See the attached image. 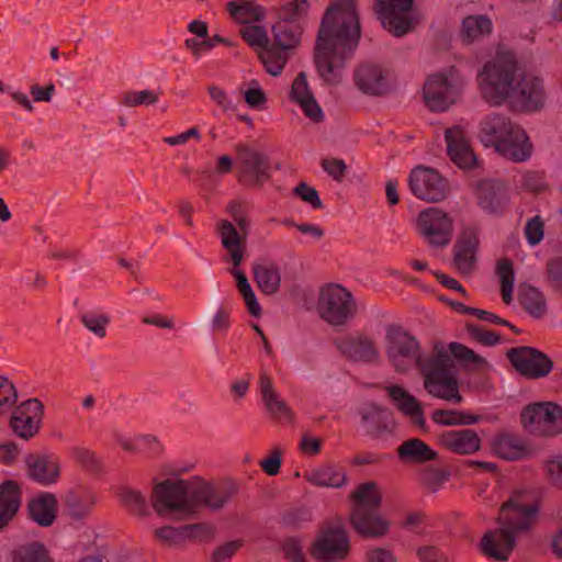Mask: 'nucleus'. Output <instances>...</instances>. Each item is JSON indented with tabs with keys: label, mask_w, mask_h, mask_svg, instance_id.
I'll return each mask as SVG.
<instances>
[{
	"label": "nucleus",
	"mask_w": 562,
	"mask_h": 562,
	"mask_svg": "<svg viewBox=\"0 0 562 562\" xmlns=\"http://www.w3.org/2000/svg\"><path fill=\"white\" fill-rule=\"evenodd\" d=\"M482 98L493 106L512 100L521 110L535 112L547 102L543 79L533 71L522 72L514 53L499 50L476 76Z\"/></svg>",
	"instance_id": "f257e3e1"
},
{
	"label": "nucleus",
	"mask_w": 562,
	"mask_h": 562,
	"mask_svg": "<svg viewBox=\"0 0 562 562\" xmlns=\"http://www.w3.org/2000/svg\"><path fill=\"white\" fill-rule=\"evenodd\" d=\"M360 40V22L355 0H334L321 22L315 47V65L321 78L339 82L346 60Z\"/></svg>",
	"instance_id": "f03ea898"
},
{
	"label": "nucleus",
	"mask_w": 562,
	"mask_h": 562,
	"mask_svg": "<svg viewBox=\"0 0 562 562\" xmlns=\"http://www.w3.org/2000/svg\"><path fill=\"white\" fill-rule=\"evenodd\" d=\"M537 512L531 494L515 492L499 509L501 528L487 532L482 539L484 554L501 561L507 560L515 546L516 532L527 530L535 521Z\"/></svg>",
	"instance_id": "7ed1b4c3"
},
{
	"label": "nucleus",
	"mask_w": 562,
	"mask_h": 562,
	"mask_svg": "<svg viewBox=\"0 0 562 562\" xmlns=\"http://www.w3.org/2000/svg\"><path fill=\"white\" fill-rule=\"evenodd\" d=\"M479 138L484 146L494 147L517 162L528 160L532 154V144L525 130L501 113L487 114L480 122Z\"/></svg>",
	"instance_id": "20e7f679"
},
{
	"label": "nucleus",
	"mask_w": 562,
	"mask_h": 562,
	"mask_svg": "<svg viewBox=\"0 0 562 562\" xmlns=\"http://www.w3.org/2000/svg\"><path fill=\"white\" fill-rule=\"evenodd\" d=\"M304 30L299 24L277 20L271 25L270 45L260 54V63L272 77L280 76L302 44Z\"/></svg>",
	"instance_id": "39448f33"
},
{
	"label": "nucleus",
	"mask_w": 562,
	"mask_h": 562,
	"mask_svg": "<svg viewBox=\"0 0 562 562\" xmlns=\"http://www.w3.org/2000/svg\"><path fill=\"white\" fill-rule=\"evenodd\" d=\"M151 504L161 517L189 518L196 513L193 477L166 480L154 487Z\"/></svg>",
	"instance_id": "423d86ee"
},
{
	"label": "nucleus",
	"mask_w": 562,
	"mask_h": 562,
	"mask_svg": "<svg viewBox=\"0 0 562 562\" xmlns=\"http://www.w3.org/2000/svg\"><path fill=\"white\" fill-rule=\"evenodd\" d=\"M453 360L442 346H436L435 352L426 362H422L424 387L434 397L461 403L457 379L451 372Z\"/></svg>",
	"instance_id": "0eeeda50"
},
{
	"label": "nucleus",
	"mask_w": 562,
	"mask_h": 562,
	"mask_svg": "<svg viewBox=\"0 0 562 562\" xmlns=\"http://www.w3.org/2000/svg\"><path fill=\"white\" fill-rule=\"evenodd\" d=\"M465 80L454 68L430 75L423 87V99L432 112L449 110L461 98Z\"/></svg>",
	"instance_id": "6e6552de"
},
{
	"label": "nucleus",
	"mask_w": 562,
	"mask_h": 562,
	"mask_svg": "<svg viewBox=\"0 0 562 562\" xmlns=\"http://www.w3.org/2000/svg\"><path fill=\"white\" fill-rule=\"evenodd\" d=\"M385 355L392 367L398 372H405L415 366L422 369L424 357L418 340L409 333L397 326H390L385 333Z\"/></svg>",
	"instance_id": "1a4fd4ad"
},
{
	"label": "nucleus",
	"mask_w": 562,
	"mask_h": 562,
	"mask_svg": "<svg viewBox=\"0 0 562 562\" xmlns=\"http://www.w3.org/2000/svg\"><path fill=\"white\" fill-rule=\"evenodd\" d=\"M322 319L333 326H341L356 315V302L349 291L339 284L322 288L317 301Z\"/></svg>",
	"instance_id": "9d476101"
},
{
	"label": "nucleus",
	"mask_w": 562,
	"mask_h": 562,
	"mask_svg": "<svg viewBox=\"0 0 562 562\" xmlns=\"http://www.w3.org/2000/svg\"><path fill=\"white\" fill-rule=\"evenodd\" d=\"M311 555L318 562H344L350 553V538L341 525H328L315 536Z\"/></svg>",
	"instance_id": "9b49d317"
},
{
	"label": "nucleus",
	"mask_w": 562,
	"mask_h": 562,
	"mask_svg": "<svg viewBox=\"0 0 562 562\" xmlns=\"http://www.w3.org/2000/svg\"><path fill=\"white\" fill-rule=\"evenodd\" d=\"M524 428L536 436H557L562 432V408L552 402L528 405L521 412Z\"/></svg>",
	"instance_id": "f8f14e48"
},
{
	"label": "nucleus",
	"mask_w": 562,
	"mask_h": 562,
	"mask_svg": "<svg viewBox=\"0 0 562 562\" xmlns=\"http://www.w3.org/2000/svg\"><path fill=\"white\" fill-rule=\"evenodd\" d=\"M416 227L424 240L434 248H445L453 236V218L438 207L422 211Z\"/></svg>",
	"instance_id": "ddd939ff"
},
{
	"label": "nucleus",
	"mask_w": 562,
	"mask_h": 562,
	"mask_svg": "<svg viewBox=\"0 0 562 562\" xmlns=\"http://www.w3.org/2000/svg\"><path fill=\"white\" fill-rule=\"evenodd\" d=\"M415 0H376L374 10L383 29L401 37L409 33L416 23L412 10Z\"/></svg>",
	"instance_id": "4468645a"
},
{
	"label": "nucleus",
	"mask_w": 562,
	"mask_h": 562,
	"mask_svg": "<svg viewBox=\"0 0 562 562\" xmlns=\"http://www.w3.org/2000/svg\"><path fill=\"white\" fill-rule=\"evenodd\" d=\"M217 222V233L223 248L227 251L233 266L239 267L244 260L245 240L250 233L251 221L247 214H240L233 220Z\"/></svg>",
	"instance_id": "2eb2a0df"
},
{
	"label": "nucleus",
	"mask_w": 562,
	"mask_h": 562,
	"mask_svg": "<svg viewBox=\"0 0 562 562\" xmlns=\"http://www.w3.org/2000/svg\"><path fill=\"white\" fill-rule=\"evenodd\" d=\"M408 186L417 199L431 203L442 201L449 191L447 180L437 170L425 166L411 171Z\"/></svg>",
	"instance_id": "dca6fc26"
},
{
	"label": "nucleus",
	"mask_w": 562,
	"mask_h": 562,
	"mask_svg": "<svg viewBox=\"0 0 562 562\" xmlns=\"http://www.w3.org/2000/svg\"><path fill=\"white\" fill-rule=\"evenodd\" d=\"M356 87L368 95H383L395 86L393 72L376 64H362L355 69Z\"/></svg>",
	"instance_id": "f3484780"
},
{
	"label": "nucleus",
	"mask_w": 562,
	"mask_h": 562,
	"mask_svg": "<svg viewBox=\"0 0 562 562\" xmlns=\"http://www.w3.org/2000/svg\"><path fill=\"white\" fill-rule=\"evenodd\" d=\"M338 351L353 362L371 363L380 359L374 340L362 333H353L335 339Z\"/></svg>",
	"instance_id": "a211bd4d"
},
{
	"label": "nucleus",
	"mask_w": 562,
	"mask_h": 562,
	"mask_svg": "<svg viewBox=\"0 0 562 562\" xmlns=\"http://www.w3.org/2000/svg\"><path fill=\"white\" fill-rule=\"evenodd\" d=\"M508 358L520 374L530 379L544 376L552 369V361L530 347L514 348L508 351Z\"/></svg>",
	"instance_id": "6ab92c4d"
},
{
	"label": "nucleus",
	"mask_w": 562,
	"mask_h": 562,
	"mask_svg": "<svg viewBox=\"0 0 562 562\" xmlns=\"http://www.w3.org/2000/svg\"><path fill=\"white\" fill-rule=\"evenodd\" d=\"M43 405L36 398L21 403L11 416V427L16 436L23 439L32 438L40 429Z\"/></svg>",
	"instance_id": "aec40b11"
},
{
	"label": "nucleus",
	"mask_w": 562,
	"mask_h": 562,
	"mask_svg": "<svg viewBox=\"0 0 562 562\" xmlns=\"http://www.w3.org/2000/svg\"><path fill=\"white\" fill-rule=\"evenodd\" d=\"M479 245V229L475 226H464L454 245L453 257V265L462 274L473 271Z\"/></svg>",
	"instance_id": "412c9836"
},
{
	"label": "nucleus",
	"mask_w": 562,
	"mask_h": 562,
	"mask_svg": "<svg viewBox=\"0 0 562 562\" xmlns=\"http://www.w3.org/2000/svg\"><path fill=\"white\" fill-rule=\"evenodd\" d=\"M193 484L196 512L201 506H206L212 510L221 509L232 499L236 492L234 485L214 486L199 476L193 477Z\"/></svg>",
	"instance_id": "4be33fe9"
},
{
	"label": "nucleus",
	"mask_w": 562,
	"mask_h": 562,
	"mask_svg": "<svg viewBox=\"0 0 562 562\" xmlns=\"http://www.w3.org/2000/svg\"><path fill=\"white\" fill-rule=\"evenodd\" d=\"M445 139L450 159L462 169H470L476 164L470 140L461 126H453L446 131Z\"/></svg>",
	"instance_id": "5701e85b"
},
{
	"label": "nucleus",
	"mask_w": 562,
	"mask_h": 562,
	"mask_svg": "<svg viewBox=\"0 0 562 562\" xmlns=\"http://www.w3.org/2000/svg\"><path fill=\"white\" fill-rule=\"evenodd\" d=\"M291 102L301 108L304 115L314 122H321L324 113L307 82L306 74L301 71L294 78L289 93Z\"/></svg>",
	"instance_id": "b1692460"
},
{
	"label": "nucleus",
	"mask_w": 562,
	"mask_h": 562,
	"mask_svg": "<svg viewBox=\"0 0 562 562\" xmlns=\"http://www.w3.org/2000/svg\"><path fill=\"white\" fill-rule=\"evenodd\" d=\"M475 195L482 210L490 214L501 213L508 201L505 186L494 180L480 181L475 189Z\"/></svg>",
	"instance_id": "393cba45"
},
{
	"label": "nucleus",
	"mask_w": 562,
	"mask_h": 562,
	"mask_svg": "<svg viewBox=\"0 0 562 562\" xmlns=\"http://www.w3.org/2000/svg\"><path fill=\"white\" fill-rule=\"evenodd\" d=\"M350 524L353 529L366 538H382L390 529V522L376 509L350 513Z\"/></svg>",
	"instance_id": "a878e982"
},
{
	"label": "nucleus",
	"mask_w": 562,
	"mask_h": 562,
	"mask_svg": "<svg viewBox=\"0 0 562 562\" xmlns=\"http://www.w3.org/2000/svg\"><path fill=\"white\" fill-rule=\"evenodd\" d=\"M260 393L267 412L277 420L292 422L293 412L273 387L271 379L262 374L259 381Z\"/></svg>",
	"instance_id": "bb28decb"
},
{
	"label": "nucleus",
	"mask_w": 562,
	"mask_h": 562,
	"mask_svg": "<svg viewBox=\"0 0 562 562\" xmlns=\"http://www.w3.org/2000/svg\"><path fill=\"white\" fill-rule=\"evenodd\" d=\"M29 475L42 485L56 483L60 474V464L53 456H31L26 460Z\"/></svg>",
	"instance_id": "cd10ccee"
},
{
	"label": "nucleus",
	"mask_w": 562,
	"mask_h": 562,
	"mask_svg": "<svg viewBox=\"0 0 562 562\" xmlns=\"http://www.w3.org/2000/svg\"><path fill=\"white\" fill-rule=\"evenodd\" d=\"M441 445L452 452L470 454L480 449L481 440L471 429L448 430L440 435Z\"/></svg>",
	"instance_id": "c85d7f7f"
},
{
	"label": "nucleus",
	"mask_w": 562,
	"mask_h": 562,
	"mask_svg": "<svg viewBox=\"0 0 562 562\" xmlns=\"http://www.w3.org/2000/svg\"><path fill=\"white\" fill-rule=\"evenodd\" d=\"M244 172L254 184L260 186L270 178L268 157L262 153L244 147L239 149Z\"/></svg>",
	"instance_id": "c756f323"
},
{
	"label": "nucleus",
	"mask_w": 562,
	"mask_h": 562,
	"mask_svg": "<svg viewBox=\"0 0 562 562\" xmlns=\"http://www.w3.org/2000/svg\"><path fill=\"white\" fill-rule=\"evenodd\" d=\"M493 450L502 459L510 461L533 454V450L521 438L508 434H501L494 438Z\"/></svg>",
	"instance_id": "7c9ffc66"
},
{
	"label": "nucleus",
	"mask_w": 562,
	"mask_h": 562,
	"mask_svg": "<svg viewBox=\"0 0 562 562\" xmlns=\"http://www.w3.org/2000/svg\"><path fill=\"white\" fill-rule=\"evenodd\" d=\"M386 390L394 404L404 415L409 416L412 422L419 427L425 425L420 405L413 395L398 385H390Z\"/></svg>",
	"instance_id": "2f4dec72"
},
{
	"label": "nucleus",
	"mask_w": 562,
	"mask_h": 562,
	"mask_svg": "<svg viewBox=\"0 0 562 562\" xmlns=\"http://www.w3.org/2000/svg\"><path fill=\"white\" fill-rule=\"evenodd\" d=\"M352 507L350 513H357L369 509H378L381 505L382 495L379 486L374 482H364L359 484L350 495Z\"/></svg>",
	"instance_id": "473e14b6"
},
{
	"label": "nucleus",
	"mask_w": 562,
	"mask_h": 562,
	"mask_svg": "<svg viewBox=\"0 0 562 562\" xmlns=\"http://www.w3.org/2000/svg\"><path fill=\"white\" fill-rule=\"evenodd\" d=\"M21 505L19 486L7 481L0 485V529L3 528L16 514Z\"/></svg>",
	"instance_id": "72a5a7b5"
},
{
	"label": "nucleus",
	"mask_w": 562,
	"mask_h": 562,
	"mask_svg": "<svg viewBox=\"0 0 562 562\" xmlns=\"http://www.w3.org/2000/svg\"><path fill=\"white\" fill-rule=\"evenodd\" d=\"M492 30V21L486 15H468L462 20L460 36L464 43L470 44L483 40Z\"/></svg>",
	"instance_id": "f704fd0d"
},
{
	"label": "nucleus",
	"mask_w": 562,
	"mask_h": 562,
	"mask_svg": "<svg viewBox=\"0 0 562 562\" xmlns=\"http://www.w3.org/2000/svg\"><path fill=\"white\" fill-rule=\"evenodd\" d=\"M397 454L403 462L408 463H424L437 457L436 451L418 438L405 440L397 448Z\"/></svg>",
	"instance_id": "c9c22d12"
},
{
	"label": "nucleus",
	"mask_w": 562,
	"mask_h": 562,
	"mask_svg": "<svg viewBox=\"0 0 562 562\" xmlns=\"http://www.w3.org/2000/svg\"><path fill=\"white\" fill-rule=\"evenodd\" d=\"M31 518L41 526H49L56 517V499L52 494L34 498L29 505Z\"/></svg>",
	"instance_id": "e433bc0d"
},
{
	"label": "nucleus",
	"mask_w": 562,
	"mask_h": 562,
	"mask_svg": "<svg viewBox=\"0 0 562 562\" xmlns=\"http://www.w3.org/2000/svg\"><path fill=\"white\" fill-rule=\"evenodd\" d=\"M254 277L262 293L271 295L279 291L281 273L276 265H255Z\"/></svg>",
	"instance_id": "4c0bfd02"
},
{
	"label": "nucleus",
	"mask_w": 562,
	"mask_h": 562,
	"mask_svg": "<svg viewBox=\"0 0 562 562\" xmlns=\"http://www.w3.org/2000/svg\"><path fill=\"white\" fill-rule=\"evenodd\" d=\"M306 480L316 486L338 488L345 484L346 474L334 465H325L307 473Z\"/></svg>",
	"instance_id": "58836bf2"
},
{
	"label": "nucleus",
	"mask_w": 562,
	"mask_h": 562,
	"mask_svg": "<svg viewBox=\"0 0 562 562\" xmlns=\"http://www.w3.org/2000/svg\"><path fill=\"white\" fill-rule=\"evenodd\" d=\"M310 8L308 0H289L279 9L278 19L292 24H299V26L305 29L308 21Z\"/></svg>",
	"instance_id": "ea45409f"
},
{
	"label": "nucleus",
	"mask_w": 562,
	"mask_h": 562,
	"mask_svg": "<svg viewBox=\"0 0 562 562\" xmlns=\"http://www.w3.org/2000/svg\"><path fill=\"white\" fill-rule=\"evenodd\" d=\"M228 11L236 22L245 25L256 24L266 19L265 8L256 3L237 4L229 2Z\"/></svg>",
	"instance_id": "a19ab883"
},
{
	"label": "nucleus",
	"mask_w": 562,
	"mask_h": 562,
	"mask_svg": "<svg viewBox=\"0 0 562 562\" xmlns=\"http://www.w3.org/2000/svg\"><path fill=\"white\" fill-rule=\"evenodd\" d=\"M519 301L533 317L540 318L547 312L546 297L537 288L530 285L522 286L519 291Z\"/></svg>",
	"instance_id": "79ce46f5"
},
{
	"label": "nucleus",
	"mask_w": 562,
	"mask_h": 562,
	"mask_svg": "<svg viewBox=\"0 0 562 562\" xmlns=\"http://www.w3.org/2000/svg\"><path fill=\"white\" fill-rule=\"evenodd\" d=\"M240 35L245 42L258 53L259 58L260 54L270 45V36L263 25H245L240 29Z\"/></svg>",
	"instance_id": "37998d69"
},
{
	"label": "nucleus",
	"mask_w": 562,
	"mask_h": 562,
	"mask_svg": "<svg viewBox=\"0 0 562 562\" xmlns=\"http://www.w3.org/2000/svg\"><path fill=\"white\" fill-rule=\"evenodd\" d=\"M83 326L98 338L106 336V328L110 324V316L98 311H87L80 315Z\"/></svg>",
	"instance_id": "c03bdc74"
},
{
	"label": "nucleus",
	"mask_w": 562,
	"mask_h": 562,
	"mask_svg": "<svg viewBox=\"0 0 562 562\" xmlns=\"http://www.w3.org/2000/svg\"><path fill=\"white\" fill-rule=\"evenodd\" d=\"M362 424L370 434H380L384 429L383 420L387 416V412L375 405H369L363 408Z\"/></svg>",
	"instance_id": "a18cd8bd"
},
{
	"label": "nucleus",
	"mask_w": 562,
	"mask_h": 562,
	"mask_svg": "<svg viewBox=\"0 0 562 562\" xmlns=\"http://www.w3.org/2000/svg\"><path fill=\"white\" fill-rule=\"evenodd\" d=\"M160 92L158 90H132L123 94L121 103L125 106H148L155 104L159 100Z\"/></svg>",
	"instance_id": "49530a36"
},
{
	"label": "nucleus",
	"mask_w": 562,
	"mask_h": 562,
	"mask_svg": "<svg viewBox=\"0 0 562 562\" xmlns=\"http://www.w3.org/2000/svg\"><path fill=\"white\" fill-rule=\"evenodd\" d=\"M497 276L501 281V291L503 301L509 304L513 301L514 270L513 265L508 260H501L496 268Z\"/></svg>",
	"instance_id": "de8ad7c7"
},
{
	"label": "nucleus",
	"mask_w": 562,
	"mask_h": 562,
	"mask_svg": "<svg viewBox=\"0 0 562 562\" xmlns=\"http://www.w3.org/2000/svg\"><path fill=\"white\" fill-rule=\"evenodd\" d=\"M120 498L135 514L139 516H147L149 514L147 501L140 492L125 487L121 490Z\"/></svg>",
	"instance_id": "09e8293b"
},
{
	"label": "nucleus",
	"mask_w": 562,
	"mask_h": 562,
	"mask_svg": "<svg viewBox=\"0 0 562 562\" xmlns=\"http://www.w3.org/2000/svg\"><path fill=\"white\" fill-rule=\"evenodd\" d=\"M14 562H48L46 550L38 542L22 546L13 552Z\"/></svg>",
	"instance_id": "8fccbe9b"
},
{
	"label": "nucleus",
	"mask_w": 562,
	"mask_h": 562,
	"mask_svg": "<svg viewBox=\"0 0 562 562\" xmlns=\"http://www.w3.org/2000/svg\"><path fill=\"white\" fill-rule=\"evenodd\" d=\"M18 401V391L8 376L0 374V414L12 409Z\"/></svg>",
	"instance_id": "3c124183"
},
{
	"label": "nucleus",
	"mask_w": 562,
	"mask_h": 562,
	"mask_svg": "<svg viewBox=\"0 0 562 562\" xmlns=\"http://www.w3.org/2000/svg\"><path fill=\"white\" fill-rule=\"evenodd\" d=\"M448 355L460 362H462L465 366H471L473 368H479L484 364V359L476 355L473 350L469 349L468 347L459 344V342H451L449 345V352Z\"/></svg>",
	"instance_id": "603ef678"
},
{
	"label": "nucleus",
	"mask_w": 562,
	"mask_h": 562,
	"mask_svg": "<svg viewBox=\"0 0 562 562\" xmlns=\"http://www.w3.org/2000/svg\"><path fill=\"white\" fill-rule=\"evenodd\" d=\"M183 532L186 530L182 527L164 526L155 529L154 535L159 542L169 547H177L186 542Z\"/></svg>",
	"instance_id": "864d4df0"
},
{
	"label": "nucleus",
	"mask_w": 562,
	"mask_h": 562,
	"mask_svg": "<svg viewBox=\"0 0 562 562\" xmlns=\"http://www.w3.org/2000/svg\"><path fill=\"white\" fill-rule=\"evenodd\" d=\"M243 95L250 109L262 110L267 104V95L256 80L248 83L246 90L243 91Z\"/></svg>",
	"instance_id": "5fc2aeb1"
},
{
	"label": "nucleus",
	"mask_w": 562,
	"mask_h": 562,
	"mask_svg": "<svg viewBox=\"0 0 562 562\" xmlns=\"http://www.w3.org/2000/svg\"><path fill=\"white\" fill-rule=\"evenodd\" d=\"M209 94L212 101L221 109L223 113H233L237 110V103L233 97L224 89L217 86L209 87Z\"/></svg>",
	"instance_id": "6e6d98bb"
},
{
	"label": "nucleus",
	"mask_w": 562,
	"mask_h": 562,
	"mask_svg": "<svg viewBox=\"0 0 562 562\" xmlns=\"http://www.w3.org/2000/svg\"><path fill=\"white\" fill-rule=\"evenodd\" d=\"M525 237L529 245H538L544 236V222L540 215L530 217L525 225Z\"/></svg>",
	"instance_id": "4d7b16f0"
},
{
	"label": "nucleus",
	"mask_w": 562,
	"mask_h": 562,
	"mask_svg": "<svg viewBox=\"0 0 562 562\" xmlns=\"http://www.w3.org/2000/svg\"><path fill=\"white\" fill-rule=\"evenodd\" d=\"M364 562H398V559L393 549L373 544L367 548Z\"/></svg>",
	"instance_id": "13d9d810"
},
{
	"label": "nucleus",
	"mask_w": 562,
	"mask_h": 562,
	"mask_svg": "<svg viewBox=\"0 0 562 562\" xmlns=\"http://www.w3.org/2000/svg\"><path fill=\"white\" fill-rule=\"evenodd\" d=\"M93 504L94 502L92 498L70 496L67 499V510L69 516H71L72 518L81 519L90 513Z\"/></svg>",
	"instance_id": "bf43d9fd"
},
{
	"label": "nucleus",
	"mask_w": 562,
	"mask_h": 562,
	"mask_svg": "<svg viewBox=\"0 0 562 562\" xmlns=\"http://www.w3.org/2000/svg\"><path fill=\"white\" fill-rule=\"evenodd\" d=\"M241 540H232L218 546L212 554V562H226L241 548Z\"/></svg>",
	"instance_id": "052dcab7"
},
{
	"label": "nucleus",
	"mask_w": 562,
	"mask_h": 562,
	"mask_svg": "<svg viewBox=\"0 0 562 562\" xmlns=\"http://www.w3.org/2000/svg\"><path fill=\"white\" fill-rule=\"evenodd\" d=\"M311 519V513L306 508H293L282 516V524L289 528H297Z\"/></svg>",
	"instance_id": "680f3d73"
},
{
	"label": "nucleus",
	"mask_w": 562,
	"mask_h": 562,
	"mask_svg": "<svg viewBox=\"0 0 562 562\" xmlns=\"http://www.w3.org/2000/svg\"><path fill=\"white\" fill-rule=\"evenodd\" d=\"M548 277L553 290L562 295V257L549 261Z\"/></svg>",
	"instance_id": "e2e57ef3"
},
{
	"label": "nucleus",
	"mask_w": 562,
	"mask_h": 562,
	"mask_svg": "<svg viewBox=\"0 0 562 562\" xmlns=\"http://www.w3.org/2000/svg\"><path fill=\"white\" fill-rule=\"evenodd\" d=\"M283 551L292 562H306L302 541L297 538H289L283 543Z\"/></svg>",
	"instance_id": "0e129e2a"
},
{
	"label": "nucleus",
	"mask_w": 562,
	"mask_h": 562,
	"mask_svg": "<svg viewBox=\"0 0 562 562\" xmlns=\"http://www.w3.org/2000/svg\"><path fill=\"white\" fill-rule=\"evenodd\" d=\"M294 193L304 202L312 205L314 209H318L322 205V201L317 191L304 182L295 187Z\"/></svg>",
	"instance_id": "69168bd1"
},
{
	"label": "nucleus",
	"mask_w": 562,
	"mask_h": 562,
	"mask_svg": "<svg viewBox=\"0 0 562 562\" xmlns=\"http://www.w3.org/2000/svg\"><path fill=\"white\" fill-rule=\"evenodd\" d=\"M420 562H449L443 553L435 546H423L416 551Z\"/></svg>",
	"instance_id": "338daca9"
},
{
	"label": "nucleus",
	"mask_w": 562,
	"mask_h": 562,
	"mask_svg": "<svg viewBox=\"0 0 562 562\" xmlns=\"http://www.w3.org/2000/svg\"><path fill=\"white\" fill-rule=\"evenodd\" d=\"M546 472L554 484L562 485V457H553L544 464Z\"/></svg>",
	"instance_id": "774afa93"
}]
</instances>
